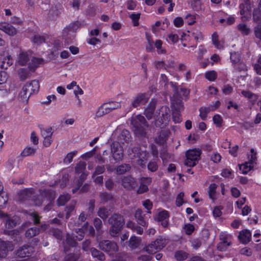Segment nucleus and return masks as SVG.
Wrapping results in <instances>:
<instances>
[{"instance_id": "obj_1", "label": "nucleus", "mask_w": 261, "mask_h": 261, "mask_svg": "<svg viewBox=\"0 0 261 261\" xmlns=\"http://www.w3.org/2000/svg\"><path fill=\"white\" fill-rule=\"evenodd\" d=\"M34 193L32 189H25L20 191L18 194V199L22 201L25 200L30 199L34 202L35 205H40L43 201L46 200L49 201V203L45 207L46 210H48V207L50 206L51 202L55 198V193L53 192L44 191L41 193L40 196L35 198Z\"/></svg>"}, {"instance_id": "obj_2", "label": "nucleus", "mask_w": 261, "mask_h": 261, "mask_svg": "<svg viewBox=\"0 0 261 261\" xmlns=\"http://www.w3.org/2000/svg\"><path fill=\"white\" fill-rule=\"evenodd\" d=\"M131 123L133 126L134 133L137 136H145L146 134V129L148 125L143 116L138 115L133 117L131 120Z\"/></svg>"}, {"instance_id": "obj_3", "label": "nucleus", "mask_w": 261, "mask_h": 261, "mask_svg": "<svg viewBox=\"0 0 261 261\" xmlns=\"http://www.w3.org/2000/svg\"><path fill=\"white\" fill-rule=\"evenodd\" d=\"M109 222L112 225L110 230V234L115 236L121 229L124 220L121 215L115 214L109 218Z\"/></svg>"}, {"instance_id": "obj_4", "label": "nucleus", "mask_w": 261, "mask_h": 261, "mask_svg": "<svg viewBox=\"0 0 261 261\" xmlns=\"http://www.w3.org/2000/svg\"><path fill=\"white\" fill-rule=\"evenodd\" d=\"M132 153L130 154V158L135 160L136 163L142 167L145 166L146 161L148 158V153L145 150L136 147L132 150Z\"/></svg>"}, {"instance_id": "obj_5", "label": "nucleus", "mask_w": 261, "mask_h": 261, "mask_svg": "<svg viewBox=\"0 0 261 261\" xmlns=\"http://www.w3.org/2000/svg\"><path fill=\"white\" fill-rule=\"evenodd\" d=\"M201 150L199 149H193L188 150L186 153V159L185 164L189 167L195 166L200 159Z\"/></svg>"}, {"instance_id": "obj_6", "label": "nucleus", "mask_w": 261, "mask_h": 261, "mask_svg": "<svg viewBox=\"0 0 261 261\" xmlns=\"http://www.w3.org/2000/svg\"><path fill=\"white\" fill-rule=\"evenodd\" d=\"M170 109L166 106L162 107L160 110L159 118L155 121L156 127H163L166 125L170 119Z\"/></svg>"}, {"instance_id": "obj_7", "label": "nucleus", "mask_w": 261, "mask_h": 261, "mask_svg": "<svg viewBox=\"0 0 261 261\" xmlns=\"http://www.w3.org/2000/svg\"><path fill=\"white\" fill-rule=\"evenodd\" d=\"M33 248L30 246H24L17 250L16 255L19 258H25L21 259H16L12 261H34L33 258L29 257L33 252Z\"/></svg>"}, {"instance_id": "obj_8", "label": "nucleus", "mask_w": 261, "mask_h": 261, "mask_svg": "<svg viewBox=\"0 0 261 261\" xmlns=\"http://www.w3.org/2000/svg\"><path fill=\"white\" fill-rule=\"evenodd\" d=\"M86 164L85 162H80L75 167L76 173L77 174L81 173V174L80 175V179L78 180L77 187L72 189L73 193L76 192L80 189V187L82 186L83 182L86 178L87 174L84 172L86 169Z\"/></svg>"}, {"instance_id": "obj_9", "label": "nucleus", "mask_w": 261, "mask_h": 261, "mask_svg": "<svg viewBox=\"0 0 261 261\" xmlns=\"http://www.w3.org/2000/svg\"><path fill=\"white\" fill-rule=\"evenodd\" d=\"M240 13L243 21L248 20L251 17V6L248 0H243L240 3Z\"/></svg>"}, {"instance_id": "obj_10", "label": "nucleus", "mask_w": 261, "mask_h": 261, "mask_svg": "<svg viewBox=\"0 0 261 261\" xmlns=\"http://www.w3.org/2000/svg\"><path fill=\"white\" fill-rule=\"evenodd\" d=\"M100 249L108 253L110 255L113 254L118 251V246L116 243L109 240H104L99 244Z\"/></svg>"}, {"instance_id": "obj_11", "label": "nucleus", "mask_w": 261, "mask_h": 261, "mask_svg": "<svg viewBox=\"0 0 261 261\" xmlns=\"http://www.w3.org/2000/svg\"><path fill=\"white\" fill-rule=\"evenodd\" d=\"M86 231L89 232V234L93 236L94 234V229L91 226H89L88 223H85L82 229L79 228L75 229V233L73 234V237H75L76 240L81 241L84 237V233Z\"/></svg>"}, {"instance_id": "obj_12", "label": "nucleus", "mask_w": 261, "mask_h": 261, "mask_svg": "<svg viewBox=\"0 0 261 261\" xmlns=\"http://www.w3.org/2000/svg\"><path fill=\"white\" fill-rule=\"evenodd\" d=\"M31 58V53L30 51L20 50L17 56L15 65L25 66L30 61Z\"/></svg>"}, {"instance_id": "obj_13", "label": "nucleus", "mask_w": 261, "mask_h": 261, "mask_svg": "<svg viewBox=\"0 0 261 261\" xmlns=\"http://www.w3.org/2000/svg\"><path fill=\"white\" fill-rule=\"evenodd\" d=\"M111 147L113 157L114 160L117 161L121 160L123 156L122 147L118 142L113 143Z\"/></svg>"}, {"instance_id": "obj_14", "label": "nucleus", "mask_w": 261, "mask_h": 261, "mask_svg": "<svg viewBox=\"0 0 261 261\" xmlns=\"http://www.w3.org/2000/svg\"><path fill=\"white\" fill-rule=\"evenodd\" d=\"M168 218L169 215L168 212L166 210H162L156 214L155 219L159 222H161L162 225L166 227L168 224Z\"/></svg>"}, {"instance_id": "obj_15", "label": "nucleus", "mask_w": 261, "mask_h": 261, "mask_svg": "<svg viewBox=\"0 0 261 261\" xmlns=\"http://www.w3.org/2000/svg\"><path fill=\"white\" fill-rule=\"evenodd\" d=\"M0 30L9 36H14L17 32L15 27L6 22L0 23Z\"/></svg>"}, {"instance_id": "obj_16", "label": "nucleus", "mask_w": 261, "mask_h": 261, "mask_svg": "<svg viewBox=\"0 0 261 261\" xmlns=\"http://www.w3.org/2000/svg\"><path fill=\"white\" fill-rule=\"evenodd\" d=\"M0 218L5 221L6 227L11 229L15 226L16 222L13 219H11L7 214L0 210Z\"/></svg>"}, {"instance_id": "obj_17", "label": "nucleus", "mask_w": 261, "mask_h": 261, "mask_svg": "<svg viewBox=\"0 0 261 261\" xmlns=\"http://www.w3.org/2000/svg\"><path fill=\"white\" fill-rule=\"evenodd\" d=\"M151 182L150 177H143L140 180V186L138 190V193L142 194L148 191V186Z\"/></svg>"}, {"instance_id": "obj_18", "label": "nucleus", "mask_w": 261, "mask_h": 261, "mask_svg": "<svg viewBox=\"0 0 261 261\" xmlns=\"http://www.w3.org/2000/svg\"><path fill=\"white\" fill-rule=\"evenodd\" d=\"M24 86L25 88H27L31 95L33 93H37L39 91L40 87L39 83L37 80H33L30 83L26 84Z\"/></svg>"}, {"instance_id": "obj_19", "label": "nucleus", "mask_w": 261, "mask_h": 261, "mask_svg": "<svg viewBox=\"0 0 261 261\" xmlns=\"http://www.w3.org/2000/svg\"><path fill=\"white\" fill-rule=\"evenodd\" d=\"M148 100V98L146 97V95L143 93L138 94L132 101L133 107L136 108L142 104L145 103Z\"/></svg>"}, {"instance_id": "obj_20", "label": "nucleus", "mask_w": 261, "mask_h": 261, "mask_svg": "<svg viewBox=\"0 0 261 261\" xmlns=\"http://www.w3.org/2000/svg\"><path fill=\"white\" fill-rule=\"evenodd\" d=\"M136 180L131 176L124 177L122 180V185L125 189H133L136 187Z\"/></svg>"}, {"instance_id": "obj_21", "label": "nucleus", "mask_w": 261, "mask_h": 261, "mask_svg": "<svg viewBox=\"0 0 261 261\" xmlns=\"http://www.w3.org/2000/svg\"><path fill=\"white\" fill-rule=\"evenodd\" d=\"M43 63V60L41 58L33 57L28 63V68L31 71H34L37 68Z\"/></svg>"}, {"instance_id": "obj_22", "label": "nucleus", "mask_w": 261, "mask_h": 261, "mask_svg": "<svg viewBox=\"0 0 261 261\" xmlns=\"http://www.w3.org/2000/svg\"><path fill=\"white\" fill-rule=\"evenodd\" d=\"M251 233L248 230H244L240 232L239 239L243 244H247L251 240Z\"/></svg>"}, {"instance_id": "obj_23", "label": "nucleus", "mask_w": 261, "mask_h": 261, "mask_svg": "<svg viewBox=\"0 0 261 261\" xmlns=\"http://www.w3.org/2000/svg\"><path fill=\"white\" fill-rule=\"evenodd\" d=\"M171 105L174 112H180L184 110V105L180 99L176 100L171 98Z\"/></svg>"}, {"instance_id": "obj_24", "label": "nucleus", "mask_w": 261, "mask_h": 261, "mask_svg": "<svg viewBox=\"0 0 261 261\" xmlns=\"http://www.w3.org/2000/svg\"><path fill=\"white\" fill-rule=\"evenodd\" d=\"M185 37H192L196 41L202 40L203 36L202 33L198 30H194L191 32H189V34L187 35L184 34Z\"/></svg>"}, {"instance_id": "obj_25", "label": "nucleus", "mask_w": 261, "mask_h": 261, "mask_svg": "<svg viewBox=\"0 0 261 261\" xmlns=\"http://www.w3.org/2000/svg\"><path fill=\"white\" fill-rule=\"evenodd\" d=\"M110 112V108L108 107L106 103L100 106L95 113V116L100 117Z\"/></svg>"}, {"instance_id": "obj_26", "label": "nucleus", "mask_w": 261, "mask_h": 261, "mask_svg": "<svg viewBox=\"0 0 261 261\" xmlns=\"http://www.w3.org/2000/svg\"><path fill=\"white\" fill-rule=\"evenodd\" d=\"M217 188V185L215 184H211L208 187L207 193L209 198L214 201L217 199L216 196V189Z\"/></svg>"}, {"instance_id": "obj_27", "label": "nucleus", "mask_w": 261, "mask_h": 261, "mask_svg": "<svg viewBox=\"0 0 261 261\" xmlns=\"http://www.w3.org/2000/svg\"><path fill=\"white\" fill-rule=\"evenodd\" d=\"M163 41L160 39L156 40L154 42V47L158 54H165L166 53V49L163 46Z\"/></svg>"}, {"instance_id": "obj_28", "label": "nucleus", "mask_w": 261, "mask_h": 261, "mask_svg": "<svg viewBox=\"0 0 261 261\" xmlns=\"http://www.w3.org/2000/svg\"><path fill=\"white\" fill-rule=\"evenodd\" d=\"M254 167L251 162H246L240 166V170L243 174H247Z\"/></svg>"}, {"instance_id": "obj_29", "label": "nucleus", "mask_w": 261, "mask_h": 261, "mask_svg": "<svg viewBox=\"0 0 261 261\" xmlns=\"http://www.w3.org/2000/svg\"><path fill=\"white\" fill-rule=\"evenodd\" d=\"M144 249L146 252L150 254L155 253L156 252L159 251L155 241L152 242L150 244L146 246Z\"/></svg>"}, {"instance_id": "obj_30", "label": "nucleus", "mask_w": 261, "mask_h": 261, "mask_svg": "<svg viewBox=\"0 0 261 261\" xmlns=\"http://www.w3.org/2000/svg\"><path fill=\"white\" fill-rule=\"evenodd\" d=\"M213 44L217 49H222L224 47L223 43L218 41V35L216 32H214L212 36Z\"/></svg>"}, {"instance_id": "obj_31", "label": "nucleus", "mask_w": 261, "mask_h": 261, "mask_svg": "<svg viewBox=\"0 0 261 261\" xmlns=\"http://www.w3.org/2000/svg\"><path fill=\"white\" fill-rule=\"evenodd\" d=\"M154 241L159 251L164 248L168 243V240L161 236L159 237Z\"/></svg>"}, {"instance_id": "obj_32", "label": "nucleus", "mask_w": 261, "mask_h": 261, "mask_svg": "<svg viewBox=\"0 0 261 261\" xmlns=\"http://www.w3.org/2000/svg\"><path fill=\"white\" fill-rule=\"evenodd\" d=\"M13 63V60L11 56L8 55L5 58H4L1 67L2 69H7L8 67L12 65Z\"/></svg>"}, {"instance_id": "obj_33", "label": "nucleus", "mask_w": 261, "mask_h": 261, "mask_svg": "<svg viewBox=\"0 0 261 261\" xmlns=\"http://www.w3.org/2000/svg\"><path fill=\"white\" fill-rule=\"evenodd\" d=\"M258 10H254L253 13V18L254 20L258 23H261V0H260Z\"/></svg>"}, {"instance_id": "obj_34", "label": "nucleus", "mask_w": 261, "mask_h": 261, "mask_svg": "<svg viewBox=\"0 0 261 261\" xmlns=\"http://www.w3.org/2000/svg\"><path fill=\"white\" fill-rule=\"evenodd\" d=\"M8 249L7 244L0 239V258L5 257L7 255Z\"/></svg>"}, {"instance_id": "obj_35", "label": "nucleus", "mask_w": 261, "mask_h": 261, "mask_svg": "<svg viewBox=\"0 0 261 261\" xmlns=\"http://www.w3.org/2000/svg\"><path fill=\"white\" fill-rule=\"evenodd\" d=\"M257 153L254 149H251L250 151L247 153V159L248 162H251L254 165L256 164V161L257 160Z\"/></svg>"}, {"instance_id": "obj_36", "label": "nucleus", "mask_w": 261, "mask_h": 261, "mask_svg": "<svg viewBox=\"0 0 261 261\" xmlns=\"http://www.w3.org/2000/svg\"><path fill=\"white\" fill-rule=\"evenodd\" d=\"M140 241V239L135 236H133L129 239L128 246L132 249H136L139 246Z\"/></svg>"}, {"instance_id": "obj_37", "label": "nucleus", "mask_w": 261, "mask_h": 261, "mask_svg": "<svg viewBox=\"0 0 261 261\" xmlns=\"http://www.w3.org/2000/svg\"><path fill=\"white\" fill-rule=\"evenodd\" d=\"M219 238L220 241L224 242L226 244H231V236L226 232H221Z\"/></svg>"}, {"instance_id": "obj_38", "label": "nucleus", "mask_w": 261, "mask_h": 261, "mask_svg": "<svg viewBox=\"0 0 261 261\" xmlns=\"http://www.w3.org/2000/svg\"><path fill=\"white\" fill-rule=\"evenodd\" d=\"M37 149L36 148L28 146L26 147L22 151L21 155L22 156H28L33 154L35 153Z\"/></svg>"}, {"instance_id": "obj_39", "label": "nucleus", "mask_w": 261, "mask_h": 261, "mask_svg": "<svg viewBox=\"0 0 261 261\" xmlns=\"http://www.w3.org/2000/svg\"><path fill=\"white\" fill-rule=\"evenodd\" d=\"M30 96L31 93H29L27 88H25L24 86L19 94V97L21 98V100L24 102H27Z\"/></svg>"}, {"instance_id": "obj_40", "label": "nucleus", "mask_w": 261, "mask_h": 261, "mask_svg": "<svg viewBox=\"0 0 261 261\" xmlns=\"http://www.w3.org/2000/svg\"><path fill=\"white\" fill-rule=\"evenodd\" d=\"M167 137V134L165 131H162L158 137L155 138V141L160 144H163L166 141Z\"/></svg>"}, {"instance_id": "obj_41", "label": "nucleus", "mask_w": 261, "mask_h": 261, "mask_svg": "<svg viewBox=\"0 0 261 261\" xmlns=\"http://www.w3.org/2000/svg\"><path fill=\"white\" fill-rule=\"evenodd\" d=\"M91 252L93 257L97 258L100 260H103L105 259L104 254L95 248H91Z\"/></svg>"}, {"instance_id": "obj_42", "label": "nucleus", "mask_w": 261, "mask_h": 261, "mask_svg": "<svg viewBox=\"0 0 261 261\" xmlns=\"http://www.w3.org/2000/svg\"><path fill=\"white\" fill-rule=\"evenodd\" d=\"M179 37L177 34L173 33H170L167 35L166 37V41L169 43L174 44L178 42Z\"/></svg>"}, {"instance_id": "obj_43", "label": "nucleus", "mask_w": 261, "mask_h": 261, "mask_svg": "<svg viewBox=\"0 0 261 261\" xmlns=\"http://www.w3.org/2000/svg\"><path fill=\"white\" fill-rule=\"evenodd\" d=\"M154 108V104H150V105L145 109L144 114L147 119H150L152 118Z\"/></svg>"}, {"instance_id": "obj_44", "label": "nucleus", "mask_w": 261, "mask_h": 261, "mask_svg": "<svg viewBox=\"0 0 261 261\" xmlns=\"http://www.w3.org/2000/svg\"><path fill=\"white\" fill-rule=\"evenodd\" d=\"M70 198V196L68 194H63L61 195L57 200L58 205H63Z\"/></svg>"}, {"instance_id": "obj_45", "label": "nucleus", "mask_w": 261, "mask_h": 261, "mask_svg": "<svg viewBox=\"0 0 261 261\" xmlns=\"http://www.w3.org/2000/svg\"><path fill=\"white\" fill-rule=\"evenodd\" d=\"M238 30L243 35H247L250 33V29L244 23H240L238 27Z\"/></svg>"}, {"instance_id": "obj_46", "label": "nucleus", "mask_w": 261, "mask_h": 261, "mask_svg": "<svg viewBox=\"0 0 261 261\" xmlns=\"http://www.w3.org/2000/svg\"><path fill=\"white\" fill-rule=\"evenodd\" d=\"M174 256L176 260L181 261L186 259L188 257V254L182 251H178L175 252Z\"/></svg>"}, {"instance_id": "obj_47", "label": "nucleus", "mask_w": 261, "mask_h": 261, "mask_svg": "<svg viewBox=\"0 0 261 261\" xmlns=\"http://www.w3.org/2000/svg\"><path fill=\"white\" fill-rule=\"evenodd\" d=\"M100 198L101 202L106 203L111 200L113 199V196L110 193L103 192L100 194Z\"/></svg>"}, {"instance_id": "obj_48", "label": "nucleus", "mask_w": 261, "mask_h": 261, "mask_svg": "<svg viewBox=\"0 0 261 261\" xmlns=\"http://www.w3.org/2000/svg\"><path fill=\"white\" fill-rule=\"evenodd\" d=\"M39 232V229L35 227L28 229L25 232V236L28 238H32L38 234Z\"/></svg>"}, {"instance_id": "obj_49", "label": "nucleus", "mask_w": 261, "mask_h": 261, "mask_svg": "<svg viewBox=\"0 0 261 261\" xmlns=\"http://www.w3.org/2000/svg\"><path fill=\"white\" fill-rule=\"evenodd\" d=\"M211 110H210L209 107H201L199 109V116L200 118L202 120H205L206 118L207 114L210 112Z\"/></svg>"}, {"instance_id": "obj_50", "label": "nucleus", "mask_w": 261, "mask_h": 261, "mask_svg": "<svg viewBox=\"0 0 261 261\" xmlns=\"http://www.w3.org/2000/svg\"><path fill=\"white\" fill-rule=\"evenodd\" d=\"M205 77L210 81H214L217 77V72L214 70L207 71L205 73Z\"/></svg>"}, {"instance_id": "obj_51", "label": "nucleus", "mask_w": 261, "mask_h": 261, "mask_svg": "<svg viewBox=\"0 0 261 261\" xmlns=\"http://www.w3.org/2000/svg\"><path fill=\"white\" fill-rule=\"evenodd\" d=\"M140 13H132L129 15V17L134 26L139 25V20L140 17Z\"/></svg>"}, {"instance_id": "obj_52", "label": "nucleus", "mask_w": 261, "mask_h": 261, "mask_svg": "<svg viewBox=\"0 0 261 261\" xmlns=\"http://www.w3.org/2000/svg\"><path fill=\"white\" fill-rule=\"evenodd\" d=\"M184 193L180 192L176 197L175 204L177 206H180L182 205L185 202V200L184 199Z\"/></svg>"}, {"instance_id": "obj_53", "label": "nucleus", "mask_w": 261, "mask_h": 261, "mask_svg": "<svg viewBox=\"0 0 261 261\" xmlns=\"http://www.w3.org/2000/svg\"><path fill=\"white\" fill-rule=\"evenodd\" d=\"M147 44L146 45V50L147 52H152L154 50V48L153 46L154 41L151 39L149 36L147 37Z\"/></svg>"}, {"instance_id": "obj_54", "label": "nucleus", "mask_w": 261, "mask_h": 261, "mask_svg": "<svg viewBox=\"0 0 261 261\" xmlns=\"http://www.w3.org/2000/svg\"><path fill=\"white\" fill-rule=\"evenodd\" d=\"M76 151L68 153L64 159V163L65 164L70 163L72 161L73 157L76 154Z\"/></svg>"}, {"instance_id": "obj_55", "label": "nucleus", "mask_w": 261, "mask_h": 261, "mask_svg": "<svg viewBox=\"0 0 261 261\" xmlns=\"http://www.w3.org/2000/svg\"><path fill=\"white\" fill-rule=\"evenodd\" d=\"M18 75L21 80H24L29 76V73L27 69L22 68L18 70Z\"/></svg>"}, {"instance_id": "obj_56", "label": "nucleus", "mask_w": 261, "mask_h": 261, "mask_svg": "<svg viewBox=\"0 0 261 261\" xmlns=\"http://www.w3.org/2000/svg\"><path fill=\"white\" fill-rule=\"evenodd\" d=\"M206 53L207 49L203 45H200L198 50V56L197 57V60L198 61H200L202 59L203 56Z\"/></svg>"}, {"instance_id": "obj_57", "label": "nucleus", "mask_w": 261, "mask_h": 261, "mask_svg": "<svg viewBox=\"0 0 261 261\" xmlns=\"http://www.w3.org/2000/svg\"><path fill=\"white\" fill-rule=\"evenodd\" d=\"M98 216L102 219H106L109 215V211L105 207H101L98 212Z\"/></svg>"}, {"instance_id": "obj_58", "label": "nucleus", "mask_w": 261, "mask_h": 261, "mask_svg": "<svg viewBox=\"0 0 261 261\" xmlns=\"http://www.w3.org/2000/svg\"><path fill=\"white\" fill-rule=\"evenodd\" d=\"M223 207L221 206H217L214 207L213 210V216L216 218L220 217L222 214V210Z\"/></svg>"}, {"instance_id": "obj_59", "label": "nucleus", "mask_w": 261, "mask_h": 261, "mask_svg": "<svg viewBox=\"0 0 261 261\" xmlns=\"http://www.w3.org/2000/svg\"><path fill=\"white\" fill-rule=\"evenodd\" d=\"M230 58L232 64H237L240 60V56L238 53H231Z\"/></svg>"}, {"instance_id": "obj_60", "label": "nucleus", "mask_w": 261, "mask_h": 261, "mask_svg": "<svg viewBox=\"0 0 261 261\" xmlns=\"http://www.w3.org/2000/svg\"><path fill=\"white\" fill-rule=\"evenodd\" d=\"M130 169V166L128 165H122L118 166L117 168V172L120 174H123L128 171Z\"/></svg>"}, {"instance_id": "obj_61", "label": "nucleus", "mask_w": 261, "mask_h": 261, "mask_svg": "<svg viewBox=\"0 0 261 261\" xmlns=\"http://www.w3.org/2000/svg\"><path fill=\"white\" fill-rule=\"evenodd\" d=\"M53 135L52 128L48 127L41 130V135L43 138L51 137Z\"/></svg>"}, {"instance_id": "obj_62", "label": "nucleus", "mask_w": 261, "mask_h": 261, "mask_svg": "<svg viewBox=\"0 0 261 261\" xmlns=\"http://www.w3.org/2000/svg\"><path fill=\"white\" fill-rule=\"evenodd\" d=\"M148 169L151 172H155L158 169V165L157 162L154 160L153 161H150L147 166Z\"/></svg>"}, {"instance_id": "obj_63", "label": "nucleus", "mask_w": 261, "mask_h": 261, "mask_svg": "<svg viewBox=\"0 0 261 261\" xmlns=\"http://www.w3.org/2000/svg\"><path fill=\"white\" fill-rule=\"evenodd\" d=\"M184 230L188 235L191 234L195 230L194 226L191 224H186L184 226Z\"/></svg>"}, {"instance_id": "obj_64", "label": "nucleus", "mask_w": 261, "mask_h": 261, "mask_svg": "<svg viewBox=\"0 0 261 261\" xmlns=\"http://www.w3.org/2000/svg\"><path fill=\"white\" fill-rule=\"evenodd\" d=\"M222 90L223 94L228 95L232 92L233 88L229 85H225Z\"/></svg>"}]
</instances>
